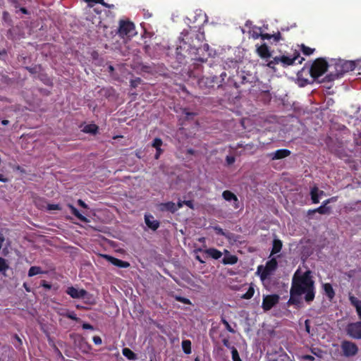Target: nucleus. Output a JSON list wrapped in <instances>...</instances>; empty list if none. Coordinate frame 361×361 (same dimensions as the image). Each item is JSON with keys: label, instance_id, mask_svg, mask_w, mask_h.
<instances>
[{"label": "nucleus", "instance_id": "nucleus-39", "mask_svg": "<svg viewBox=\"0 0 361 361\" xmlns=\"http://www.w3.org/2000/svg\"><path fill=\"white\" fill-rule=\"evenodd\" d=\"M231 354L233 361H242L240 357L239 353L235 347L231 348Z\"/></svg>", "mask_w": 361, "mask_h": 361}, {"label": "nucleus", "instance_id": "nucleus-43", "mask_svg": "<svg viewBox=\"0 0 361 361\" xmlns=\"http://www.w3.org/2000/svg\"><path fill=\"white\" fill-rule=\"evenodd\" d=\"M251 75L246 76L244 74L240 75V84L251 83L252 81L250 80Z\"/></svg>", "mask_w": 361, "mask_h": 361}, {"label": "nucleus", "instance_id": "nucleus-16", "mask_svg": "<svg viewBox=\"0 0 361 361\" xmlns=\"http://www.w3.org/2000/svg\"><path fill=\"white\" fill-rule=\"evenodd\" d=\"M223 198L228 202L233 201V207L235 209L239 208V201L237 196L230 190H224L222 193Z\"/></svg>", "mask_w": 361, "mask_h": 361}, {"label": "nucleus", "instance_id": "nucleus-40", "mask_svg": "<svg viewBox=\"0 0 361 361\" xmlns=\"http://www.w3.org/2000/svg\"><path fill=\"white\" fill-rule=\"evenodd\" d=\"M182 113L185 116V118L188 120H192L197 115L196 113L190 112L187 109H183Z\"/></svg>", "mask_w": 361, "mask_h": 361}, {"label": "nucleus", "instance_id": "nucleus-11", "mask_svg": "<svg viewBox=\"0 0 361 361\" xmlns=\"http://www.w3.org/2000/svg\"><path fill=\"white\" fill-rule=\"evenodd\" d=\"M279 300L280 297L277 294L264 295L263 297L262 307L264 311H269L279 303Z\"/></svg>", "mask_w": 361, "mask_h": 361}, {"label": "nucleus", "instance_id": "nucleus-3", "mask_svg": "<svg viewBox=\"0 0 361 361\" xmlns=\"http://www.w3.org/2000/svg\"><path fill=\"white\" fill-rule=\"evenodd\" d=\"M334 71H330L324 78L323 82H331L343 76V75L349 71H352L355 68V64L351 61L339 60L335 62Z\"/></svg>", "mask_w": 361, "mask_h": 361}, {"label": "nucleus", "instance_id": "nucleus-18", "mask_svg": "<svg viewBox=\"0 0 361 361\" xmlns=\"http://www.w3.org/2000/svg\"><path fill=\"white\" fill-rule=\"evenodd\" d=\"M349 301L356 310L357 316L361 321V300L354 295H349Z\"/></svg>", "mask_w": 361, "mask_h": 361}, {"label": "nucleus", "instance_id": "nucleus-22", "mask_svg": "<svg viewBox=\"0 0 361 361\" xmlns=\"http://www.w3.org/2000/svg\"><path fill=\"white\" fill-rule=\"evenodd\" d=\"M323 290L326 297L331 300L335 297V291L332 287V285L329 283H324Z\"/></svg>", "mask_w": 361, "mask_h": 361}, {"label": "nucleus", "instance_id": "nucleus-4", "mask_svg": "<svg viewBox=\"0 0 361 361\" xmlns=\"http://www.w3.org/2000/svg\"><path fill=\"white\" fill-rule=\"evenodd\" d=\"M304 61V58L300 56L298 51H295L292 56H275L272 60L269 61L267 66L276 71L275 65L281 63L283 67H288L293 64H301Z\"/></svg>", "mask_w": 361, "mask_h": 361}, {"label": "nucleus", "instance_id": "nucleus-15", "mask_svg": "<svg viewBox=\"0 0 361 361\" xmlns=\"http://www.w3.org/2000/svg\"><path fill=\"white\" fill-rule=\"evenodd\" d=\"M291 154L290 151L287 149H277L274 152H271L269 154V157L271 158L272 160H276V159H284L288 156H290Z\"/></svg>", "mask_w": 361, "mask_h": 361}, {"label": "nucleus", "instance_id": "nucleus-9", "mask_svg": "<svg viewBox=\"0 0 361 361\" xmlns=\"http://www.w3.org/2000/svg\"><path fill=\"white\" fill-rule=\"evenodd\" d=\"M341 348L343 355L346 357L356 355L359 350L357 345L355 343L347 340H344L341 342Z\"/></svg>", "mask_w": 361, "mask_h": 361}, {"label": "nucleus", "instance_id": "nucleus-17", "mask_svg": "<svg viewBox=\"0 0 361 361\" xmlns=\"http://www.w3.org/2000/svg\"><path fill=\"white\" fill-rule=\"evenodd\" d=\"M324 195L323 190H319L318 187L314 185L310 190V196L312 203L317 204L319 202V197Z\"/></svg>", "mask_w": 361, "mask_h": 361}, {"label": "nucleus", "instance_id": "nucleus-46", "mask_svg": "<svg viewBox=\"0 0 361 361\" xmlns=\"http://www.w3.org/2000/svg\"><path fill=\"white\" fill-rule=\"evenodd\" d=\"M142 82L141 78H137L135 80H132L130 81V86L133 87H136L140 82Z\"/></svg>", "mask_w": 361, "mask_h": 361}, {"label": "nucleus", "instance_id": "nucleus-31", "mask_svg": "<svg viewBox=\"0 0 361 361\" xmlns=\"http://www.w3.org/2000/svg\"><path fill=\"white\" fill-rule=\"evenodd\" d=\"M182 348L185 354L191 353V341L190 340H183L182 341Z\"/></svg>", "mask_w": 361, "mask_h": 361}, {"label": "nucleus", "instance_id": "nucleus-53", "mask_svg": "<svg viewBox=\"0 0 361 361\" xmlns=\"http://www.w3.org/2000/svg\"><path fill=\"white\" fill-rule=\"evenodd\" d=\"M336 199H337V197H331V198H329V199H327V200H324V201L323 202L322 205H324V207H326V205H327L328 204H329V203H330V202H334V201H336Z\"/></svg>", "mask_w": 361, "mask_h": 361}, {"label": "nucleus", "instance_id": "nucleus-7", "mask_svg": "<svg viewBox=\"0 0 361 361\" xmlns=\"http://www.w3.org/2000/svg\"><path fill=\"white\" fill-rule=\"evenodd\" d=\"M235 152L234 154L236 156L241 155H252L254 154L258 149V146L253 143H248L243 145L242 142L238 143L237 145L233 147Z\"/></svg>", "mask_w": 361, "mask_h": 361}, {"label": "nucleus", "instance_id": "nucleus-20", "mask_svg": "<svg viewBox=\"0 0 361 361\" xmlns=\"http://www.w3.org/2000/svg\"><path fill=\"white\" fill-rule=\"evenodd\" d=\"M145 221L146 225L153 231H156L159 227V221L154 219L152 215H145Z\"/></svg>", "mask_w": 361, "mask_h": 361}, {"label": "nucleus", "instance_id": "nucleus-59", "mask_svg": "<svg viewBox=\"0 0 361 361\" xmlns=\"http://www.w3.org/2000/svg\"><path fill=\"white\" fill-rule=\"evenodd\" d=\"M305 331L310 334V321L309 319H306L305 322Z\"/></svg>", "mask_w": 361, "mask_h": 361}, {"label": "nucleus", "instance_id": "nucleus-58", "mask_svg": "<svg viewBox=\"0 0 361 361\" xmlns=\"http://www.w3.org/2000/svg\"><path fill=\"white\" fill-rule=\"evenodd\" d=\"M77 202H78V204L79 206H80L81 207H82L84 209H87L88 208L87 204L84 201H82V200H80V199L78 200Z\"/></svg>", "mask_w": 361, "mask_h": 361}, {"label": "nucleus", "instance_id": "nucleus-38", "mask_svg": "<svg viewBox=\"0 0 361 361\" xmlns=\"http://www.w3.org/2000/svg\"><path fill=\"white\" fill-rule=\"evenodd\" d=\"M8 269V265L6 260L0 257V272H5Z\"/></svg>", "mask_w": 361, "mask_h": 361}, {"label": "nucleus", "instance_id": "nucleus-63", "mask_svg": "<svg viewBox=\"0 0 361 361\" xmlns=\"http://www.w3.org/2000/svg\"><path fill=\"white\" fill-rule=\"evenodd\" d=\"M19 11L23 13V14H25V15H27L29 14V12L27 11V9L26 8H25L24 6H21L20 8H19Z\"/></svg>", "mask_w": 361, "mask_h": 361}, {"label": "nucleus", "instance_id": "nucleus-55", "mask_svg": "<svg viewBox=\"0 0 361 361\" xmlns=\"http://www.w3.org/2000/svg\"><path fill=\"white\" fill-rule=\"evenodd\" d=\"M222 343H223V344H224V345L225 347H226V348H228L229 349H231V348L233 347V346L231 345V343H230L229 340L228 338H224L222 340Z\"/></svg>", "mask_w": 361, "mask_h": 361}, {"label": "nucleus", "instance_id": "nucleus-1", "mask_svg": "<svg viewBox=\"0 0 361 361\" xmlns=\"http://www.w3.org/2000/svg\"><path fill=\"white\" fill-rule=\"evenodd\" d=\"M205 35L202 27L195 30L190 27L189 30H183L179 37L178 44L176 49V59L179 63H186L187 59L191 61L205 62L212 54L208 44H202Z\"/></svg>", "mask_w": 361, "mask_h": 361}, {"label": "nucleus", "instance_id": "nucleus-24", "mask_svg": "<svg viewBox=\"0 0 361 361\" xmlns=\"http://www.w3.org/2000/svg\"><path fill=\"white\" fill-rule=\"evenodd\" d=\"M209 257L214 259H219L222 256V252L216 248H209L204 251Z\"/></svg>", "mask_w": 361, "mask_h": 361}, {"label": "nucleus", "instance_id": "nucleus-26", "mask_svg": "<svg viewBox=\"0 0 361 361\" xmlns=\"http://www.w3.org/2000/svg\"><path fill=\"white\" fill-rule=\"evenodd\" d=\"M283 247L282 241L279 239H274L272 243L271 255H276L281 252Z\"/></svg>", "mask_w": 361, "mask_h": 361}, {"label": "nucleus", "instance_id": "nucleus-23", "mask_svg": "<svg viewBox=\"0 0 361 361\" xmlns=\"http://www.w3.org/2000/svg\"><path fill=\"white\" fill-rule=\"evenodd\" d=\"M68 207L70 208L72 214L77 217L80 221L84 223H88L90 221L85 216L80 214L73 204H68Z\"/></svg>", "mask_w": 361, "mask_h": 361}, {"label": "nucleus", "instance_id": "nucleus-56", "mask_svg": "<svg viewBox=\"0 0 361 361\" xmlns=\"http://www.w3.org/2000/svg\"><path fill=\"white\" fill-rule=\"evenodd\" d=\"M185 205L188 206L190 209H194V204L192 200H184L183 201Z\"/></svg>", "mask_w": 361, "mask_h": 361}, {"label": "nucleus", "instance_id": "nucleus-57", "mask_svg": "<svg viewBox=\"0 0 361 361\" xmlns=\"http://www.w3.org/2000/svg\"><path fill=\"white\" fill-rule=\"evenodd\" d=\"M82 329H88V330H93L94 329V327L92 325H91L90 324H88V323H84L82 326Z\"/></svg>", "mask_w": 361, "mask_h": 361}, {"label": "nucleus", "instance_id": "nucleus-62", "mask_svg": "<svg viewBox=\"0 0 361 361\" xmlns=\"http://www.w3.org/2000/svg\"><path fill=\"white\" fill-rule=\"evenodd\" d=\"M303 358L305 360H309V361H314V357L312 355H305L303 356Z\"/></svg>", "mask_w": 361, "mask_h": 361}, {"label": "nucleus", "instance_id": "nucleus-54", "mask_svg": "<svg viewBox=\"0 0 361 361\" xmlns=\"http://www.w3.org/2000/svg\"><path fill=\"white\" fill-rule=\"evenodd\" d=\"M41 286L48 290H50L51 288V285L44 280L42 281Z\"/></svg>", "mask_w": 361, "mask_h": 361}, {"label": "nucleus", "instance_id": "nucleus-52", "mask_svg": "<svg viewBox=\"0 0 361 361\" xmlns=\"http://www.w3.org/2000/svg\"><path fill=\"white\" fill-rule=\"evenodd\" d=\"M226 160L228 165H231L235 162V159L233 156H227Z\"/></svg>", "mask_w": 361, "mask_h": 361}, {"label": "nucleus", "instance_id": "nucleus-42", "mask_svg": "<svg viewBox=\"0 0 361 361\" xmlns=\"http://www.w3.org/2000/svg\"><path fill=\"white\" fill-rule=\"evenodd\" d=\"M221 322H222V324H224L227 331H228L231 333H235V330L231 327V326L229 324L228 321L224 317H221Z\"/></svg>", "mask_w": 361, "mask_h": 361}, {"label": "nucleus", "instance_id": "nucleus-27", "mask_svg": "<svg viewBox=\"0 0 361 361\" xmlns=\"http://www.w3.org/2000/svg\"><path fill=\"white\" fill-rule=\"evenodd\" d=\"M238 257L233 255H229L228 256H225L222 259V263L224 264H235L238 262Z\"/></svg>", "mask_w": 361, "mask_h": 361}, {"label": "nucleus", "instance_id": "nucleus-34", "mask_svg": "<svg viewBox=\"0 0 361 361\" xmlns=\"http://www.w3.org/2000/svg\"><path fill=\"white\" fill-rule=\"evenodd\" d=\"M61 315L73 321L78 322L80 320V319L77 317L76 314L73 311H67L66 313H62Z\"/></svg>", "mask_w": 361, "mask_h": 361}, {"label": "nucleus", "instance_id": "nucleus-13", "mask_svg": "<svg viewBox=\"0 0 361 361\" xmlns=\"http://www.w3.org/2000/svg\"><path fill=\"white\" fill-rule=\"evenodd\" d=\"M66 293L73 299L85 298V296L88 294L85 289H79L73 286L68 287Z\"/></svg>", "mask_w": 361, "mask_h": 361}, {"label": "nucleus", "instance_id": "nucleus-50", "mask_svg": "<svg viewBox=\"0 0 361 361\" xmlns=\"http://www.w3.org/2000/svg\"><path fill=\"white\" fill-rule=\"evenodd\" d=\"M92 340L95 345H101L102 343V338L99 336H94Z\"/></svg>", "mask_w": 361, "mask_h": 361}, {"label": "nucleus", "instance_id": "nucleus-64", "mask_svg": "<svg viewBox=\"0 0 361 361\" xmlns=\"http://www.w3.org/2000/svg\"><path fill=\"white\" fill-rule=\"evenodd\" d=\"M183 204H184V203H183V201L179 200V201L178 202L177 204H176V207L177 208V211H178L179 209L182 208V207H183Z\"/></svg>", "mask_w": 361, "mask_h": 361}, {"label": "nucleus", "instance_id": "nucleus-28", "mask_svg": "<svg viewBox=\"0 0 361 361\" xmlns=\"http://www.w3.org/2000/svg\"><path fill=\"white\" fill-rule=\"evenodd\" d=\"M122 353L127 359L130 360H135L137 359L136 354L128 348H124L122 350Z\"/></svg>", "mask_w": 361, "mask_h": 361}, {"label": "nucleus", "instance_id": "nucleus-32", "mask_svg": "<svg viewBox=\"0 0 361 361\" xmlns=\"http://www.w3.org/2000/svg\"><path fill=\"white\" fill-rule=\"evenodd\" d=\"M42 273H43V271H42L41 267H37V266H33V267H31L28 271V276L32 277V276H34L35 275L42 274Z\"/></svg>", "mask_w": 361, "mask_h": 361}, {"label": "nucleus", "instance_id": "nucleus-51", "mask_svg": "<svg viewBox=\"0 0 361 361\" xmlns=\"http://www.w3.org/2000/svg\"><path fill=\"white\" fill-rule=\"evenodd\" d=\"M260 37L262 40H270L271 39V35L269 33L260 34Z\"/></svg>", "mask_w": 361, "mask_h": 361}, {"label": "nucleus", "instance_id": "nucleus-8", "mask_svg": "<svg viewBox=\"0 0 361 361\" xmlns=\"http://www.w3.org/2000/svg\"><path fill=\"white\" fill-rule=\"evenodd\" d=\"M118 33L121 37H130L135 35V25L128 20H121Z\"/></svg>", "mask_w": 361, "mask_h": 361}, {"label": "nucleus", "instance_id": "nucleus-37", "mask_svg": "<svg viewBox=\"0 0 361 361\" xmlns=\"http://www.w3.org/2000/svg\"><path fill=\"white\" fill-rule=\"evenodd\" d=\"M254 293H255L254 288L250 287L248 288V290H247V292L243 295L242 298L247 299V300L250 299L253 297Z\"/></svg>", "mask_w": 361, "mask_h": 361}, {"label": "nucleus", "instance_id": "nucleus-35", "mask_svg": "<svg viewBox=\"0 0 361 361\" xmlns=\"http://www.w3.org/2000/svg\"><path fill=\"white\" fill-rule=\"evenodd\" d=\"M173 297L176 301L180 302L185 305H191V301L188 298L177 295H174Z\"/></svg>", "mask_w": 361, "mask_h": 361}, {"label": "nucleus", "instance_id": "nucleus-5", "mask_svg": "<svg viewBox=\"0 0 361 361\" xmlns=\"http://www.w3.org/2000/svg\"><path fill=\"white\" fill-rule=\"evenodd\" d=\"M327 68L328 63L325 59L322 58L317 59L311 66L310 75L313 78L317 79L327 71Z\"/></svg>", "mask_w": 361, "mask_h": 361}, {"label": "nucleus", "instance_id": "nucleus-30", "mask_svg": "<svg viewBox=\"0 0 361 361\" xmlns=\"http://www.w3.org/2000/svg\"><path fill=\"white\" fill-rule=\"evenodd\" d=\"M98 130V127L95 124H88L86 125L84 128L83 131L85 133H89L92 134H96Z\"/></svg>", "mask_w": 361, "mask_h": 361}, {"label": "nucleus", "instance_id": "nucleus-60", "mask_svg": "<svg viewBox=\"0 0 361 361\" xmlns=\"http://www.w3.org/2000/svg\"><path fill=\"white\" fill-rule=\"evenodd\" d=\"M26 69L32 74L37 72V67H26Z\"/></svg>", "mask_w": 361, "mask_h": 361}, {"label": "nucleus", "instance_id": "nucleus-44", "mask_svg": "<svg viewBox=\"0 0 361 361\" xmlns=\"http://www.w3.org/2000/svg\"><path fill=\"white\" fill-rule=\"evenodd\" d=\"M271 39L275 43L279 42L281 39V32H277L276 33L271 35Z\"/></svg>", "mask_w": 361, "mask_h": 361}, {"label": "nucleus", "instance_id": "nucleus-48", "mask_svg": "<svg viewBox=\"0 0 361 361\" xmlns=\"http://www.w3.org/2000/svg\"><path fill=\"white\" fill-rule=\"evenodd\" d=\"M213 228L217 235H225L224 230L220 226H214Z\"/></svg>", "mask_w": 361, "mask_h": 361}, {"label": "nucleus", "instance_id": "nucleus-36", "mask_svg": "<svg viewBox=\"0 0 361 361\" xmlns=\"http://www.w3.org/2000/svg\"><path fill=\"white\" fill-rule=\"evenodd\" d=\"M8 3L16 9V13H18L17 9H19L24 4L19 0H8Z\"/></svg>", "mask_w": 361, "mask_h": 361}, {"label": "nucleus", "instance_id": "nucleus-6", "mask_svg": "<svg viewBox=\"0 0 361 361\" xmlns=\"http://www.w3.org/2000/svg\"><path fill=\"white\" fill-rule=\"evenodd\" d=\"M278 262L276 258H271L267 262L265 267L262 265L257 268V272L259 273L260 279L262 280L267 279L276 269Z\"/></svg>", "mask_w": 361, "mask_h": 361}, {"label": "nucleus", "instance_id": "nucleus-10", "mask_svg": "<svg viewBox=\"0 0 361 361\" xmlns=\"http://www.w3.org/2000/svg\"><path fill=\"white\" fill-rule=\"evenodd\" d=\"M348 336L354 339H361V321L349 323L345 328Z\"/></svg>", "mask_w": 361, "mask_h": 361}, {"label": "nucleus", "instance_id": "nucleus-12", "mask_svg": "<svg viewBox=\"0 0 361 361\" xmlns=\"http://www.w3.org/2000/svg\"><path fill=\"white\" fill-rule=\"evenodd\" d=\"M219 78L216 75L203 76L198 80V85L201 88H213L218 85Z\"/></svg>", "mask_w": 361, "mask_h": 361}, {"label": "nucleus", "instance_id": "nucleus-25", "mask_svg": "<svg viewBox=\"0 0 361 361\" xmlns=\"http://www.w3.org/2000/svg\"><path fill=\"white\" fill-rule=\"evenodd\" d=\"M331 212V208L329 207H324V205H321L320 207H317L314 209H310L307 212L308 215L314 214L316 212L321 214H329Z\"/></svg>", "mask_w": 361, "mask_h": 361}, {"label": "nucleus", "instance_id": "nucleus-14", "mask_svg": "<svg viewBox=\"0 0 361 361\" xmlns=\"http://www.w3.org/2000/svg\"><path fill=\"white\" fill-rule=\"evenodd\" d=\"M103 257L113 265L120 268H128L130 267V263L126 261H123L120 259L116 258L111 255H104Z\"/></svg>", "mask_w": 361, "mask_h": 361}, {"label": "nucleus", "instance_id": "nucleus-45", "mask_svg": "<svg viewBox=\"0 0 361 361\" xmlns=\"http://www.w3.org/2000/svg\"><path fill=\"white\" fill-rule=\"evenodd\" d=\"M84 1L88 4H90V3L100 4L103 6L109 7V6H107V4L106 3H104V0H84Z\"/></svg>", "mask_w": 361, "mask_h": 361}, {"label": "nucleus", "instance_id": "nucleus-2", "mask_svg": "<svg viewBox=\"0 0 361 361\" xmlns=\"http://www.w3.org/2000/svg\"><path fill=\"white\" fill-rule=\"evenodd\" d=\"M290 289L295 293L304 295V300L307 304H310L315 298V285L311 276L310 271H306L302 274L298 269L292 278Z\"/></svg>", "mask_w": 361, "mask_h": 361}, {"label": "nucleus", "instance_id": "nucleus-47", "mask_svg": "<svg viewBox=\"0 0 361 361\" xmlns=\"http://www.w3.org/2000/svg\"><path fill=\"white\" fill-rule=\"evenodd\" d=\"M49 210H60L61 207L58 204H49L47 206Z\"/></svg>", "mask_w": 361, "mask_h": 361}, {"label": "nucleus", "instance_id": "nucleus-61", "mask_svg": "<svg viewBox=\"0 0 361 361\" xmlns=\"http://www.w3.org/2000/svg\"><path fill=\"white\" fill-rule=\"evenodd\" d=\"M4 241H5V237H4V234L1 232H0V250L2 247L3 243Z\"/></svg>", "mask_w": 361, "mask_h": 361}, {"label": "nucleus", "instance_id": "nucleus-29", "mask_svg": "<svg viewBox=\"0 0 361 361\" xmlns=\"http://www.w3.org/2000/svg\"><path fill=\"white\" fill-rule=\"evenodd\" d=\"M162 210H166L171 212V213H174L177 211V208L176 207V204L173 202H168L161 204Z\"/></svg>", "mask_w": 361, "mask_h": 361}, {"label": "nucleus", "instance_id": "nucleus-21", "mask_svg": "<svg viewBox=\"0 0 361 361\" xmlns=\"http://www.w3.org/2000/svg\"><path fill=\"white\" fill-rule=\"evenodd\" d=\"M300 294L295 293L292 289H290V298L287 302L288 305L299 306L300 304Z\"/></svg>", "mask_w": 361, "mask_h": 361}, {"label": "nucleus", "instance_id": "nucleus-33", "mask_svg": "<svg viewBox=\"0 0 361 361\" xmlns=\"http://www.w3.org/2000/svg\"><path fill=\"white\" fill-rule=\"evenodd\" d=\"M300 50L303 53L304 55L310 56L314 53L315 49L308 47L305 46V44H302L300 46Z\"/></svg>", "mask_w": 361, "mask_h": 361}, {"label": "nucleus", "instance_id": "nucleus-19", "mask_svg": "<svg viewBox=\"0 0 361 361\" xmlns=\"http://www.w3.org/2000/svg\"><path fill=\"white\" fill-rule=\"evenodd\" d=\"M257 53L262 59H268L271 57L270 51L265 43L257 47Z\"/></svg>", "mask_w": 361, "mask_h": 361}, {"label": "nucleus", "instance_id": "nucleus-41", "mask_svg": "<svg viewBox=\"0 0 361 361\" xmlns=\"http://www.w3.org/2000/svg\"><path fill=\"white\" fill-rule=\"evenodd\" d=\"M162 144H163L162 140L159 137H156L152 141V146L153 147H154L155 149H157V148H160L161 147Z\"/></svg>", "mask_w": 361, "mask_h": 361}, {"label": "nucleus", "instance_id": "nucleus-49", "mask_svg": "<svg viewBox=\"0 0 361 361\" xmlns=\"http://www.w3.org/2000/svg\"><path fill=\"white\" fill-rule=\"evenodd\" d=\"M13 338L17 341L18 345H15L16 348H20L23 345L22 339L20 338V336L18 334H15L13 336Z\"/></svg>", "mask_w": 361, "mask_h": 361}]
</instances>
